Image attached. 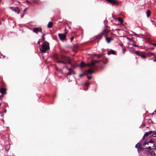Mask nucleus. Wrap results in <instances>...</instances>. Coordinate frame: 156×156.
Returning <instances> with one entry per match:
<instances>
[{
  "instance_id": "cd10ccee",
  "label": "nucleus",
  "mask_w": 156,
  "mask_h": 156,
  "mask_svg": "<svg viewBox=\"0 0 156 156\" xmlns=\"http://www.w3.org/2000/svg\"><path fill=\"white\" fill-rule=\"evenodd\" d=\"M45 36V34H43L42 36V38H43V40L44 41H45V38H44V36Z\"/></svg>"
},
{
  "instance_id": "f8f14e48",
  "label": "nucleus",
  "mask_w": 156,
  "mask_h": 156,
  "mask_svg": "<svg viewBox=\"0 0 156 156\" xmlns=\"http://www.w3.org/2000/svg\"><path fill=\"white\" fill-rule=\"evenodd\" d=\"M140 145V144L138 143L136 145L135 147L137 148L138 150H141L142 149V147Z\"/></svg>"
},
{
  "instance_id": "1a4fd4ad",
  "label": "nucleus",
  "mask_w": 156,
  "mask_h": 156,
  "mask_svg": "<svg viewBox=\"0 0 156 156\" xmlns=\"http://www.w3.org/2000/svg\"><path fill=\"white\" fill-rule=\"evenodd\" d=\"M66 68L69 70V72L67 73V75H70L72 74H74V72L72 70L71 68H68L66 66Z\"/></svg>"
},
{
  "instance_id": "393cba45",
  "label": "nucleus",
  "mask_w": 156,
  "mask_h": 156,
  "mask_svg": "<svg viewBox=\"0 0 156 156\" xmlns=\"http://www.w3.org/2000/svg\"><path fill=\"white\" fill-rule=\"evenodd\" d=\"M140 52L138 51H136L135 52V53L138 55H140V54L139 53Z\"/></svg>"
},
{
  "instance_id": "4c0bfd02",
  "label": "nucleus",
  "mask_w": 156,
  "mask_h": 156,
  "mask_svg": "<svg viewBox=\"0 0 156 156\" xmlns=\"http://www.w3.org/2000/svg\"><path fill=\"white\" fill-rule=\"evenodd\" d=\"M120 46H121V47H122V48H123V45L122 44H121V45H120Z\"/></svg>"
},
{
  "instance_id": "49530a36",
  "label": "nucleus",
  "mask_w": 156,
  "mask_h": 156,
  "mask_svg": "<svg viewBox=\"0 0 156 156\" xmlns=\"http://www.w3.org/2000/svg\"><path fill=\"white\" fill-rule=\"evenodd\" d=\"M1 104H0V106H1Z\"/></svg>"
},
{
  "instance_id": "f03ea898",
  "label": "nucleus",
  "mask_w": 156,
  "mask_h": 156,
  "mask_svg": "<svg viewBox=\"0 0 156 156\" xmlns=\"http://www.w3.org/2000/svg\"><path fill=\"white\" fill-rule=\"evenodd\" d=\"M49 44L47 42H44L39 48L40 51L42 53H45L49 49Z\"/></svg>"
},
{
  "instance_id": "c9c22d12",
  "label": "nucleus",
  "mask_w": 156,
  "mask_h": 156,
  "mask_svg": "<svg viewBox=\"0 0 156 156\" xmlns=\"http://www.w3.org/2000/svg\"><path fill=\"white\" fill-rule=\"evenodd\" d=\"M83 75H84V74H82L80 75V77H82V76Z\"/></svg>"
},
{
  "instance_id": "9d476101",
  "label": "nucleus",
  "mask_w": 156,
  "mask_h": 156,
  "mask_svg": "<svg viewBox=\"0 0 156 156\" xmlns=\"http://www.w3.org/2000/svg\"><path fill=\"white\" fill-rule=\"evenodd\" d=\"M91 66V69L88 70L87 71V72L88 74H91L94 72V71H93L92 69H94L95 68V67L93 68L91 66Z\"/></svg>"
},
{
  "instance_id": "7c9ffc66",
  "label": "nucleus",
  "mask_w": 156,
  "mask_h": 156,
  "mask_svg": "<svg viewBox=\"0 0 156 156\" xmlns=\"http://www.w3.org/2000/svg\"><path fill=\"white\" fill-rule=\"evenodd\" d=\"M150 44L156 47V43L155 44V43H151Z\"/></svg>"
},
{
  "instance_id": "ddd939ff",
  "label": "nucleus",
  "mask_w": 156,
  "mask_h": 156,
  "mask_svg": "<svg viewBox=\"0 0 156 156\" xmlns=\"http://www.w3.org/2000/svg\"><path fill=\"white\" fill-rule=\"evenodd\" d=\"M115 55V52L114 51L111 49L110 51H108V54L109 55L110 54Z\"/></svg>"
},
{
  "instance_id": "2f4dec72",
  "label": "nucleus",
  "mask_w": 156,
  "mask_h": 156,
  "mask_svg": "<svg viewBox=\"0 0 156 156\" xmlns=\"http://www.w3.org/2000/svg\"><path fill=\"white\" fill-rule=\"evenodd\" d=\"M132 45L134 47H138V45L135 44H133Z\"/></svg>"
},
{
  "instance_id": "ea45409f",
  "label": "nucleus",
  "mask_w": 156,
  "mask_h": 156,
  "mask_svg": "<svg viewBox=\"0 0 156 156\" xmlns=\"http://www.w3.org/2000/svg\"><path fill=\"white\" fill-rule=\"evenodd\" d=\"M149 149H151V147H150V146H149L148 147V148Z\"/></svg>"
},
{
  "instance_id": "473e14b6",
  "label": "nucleus",
  "mask_w": 156,
  "mask_h": 156,
  "mask_svg": "<svg viewBox=\"0 0 156 156\" xmlns=\"http://www.w3.org/2000/svg\"><path fill=\"white\" fill-rule=\"evenodd\" d=\"M87 78L89 80H90L91 79V77L90 76H87Z\"/></svg>"
},
{
  "instance_id": "b1692460",
  "label": "nucleus",
  "mask_w": 156,
  "mask_h": 156,
  "mask_svg": "<svg viewBox=\"0 0 156 156\" xmlns=\"http://www.w3.org/2000/svg\"><path fill=\"white\" fill-rule=\"evenodd\" d=\"M139 56L141 57L142 58H145L146 57V56L143 55H140Z\"/></svg>"
},
{
  "instance_id": "f3484780",
  "label": "nucleus",
  "mask_w": 156,
  "mask_h": 156,
  "mask_svg": "<svg viewBox=\"0 0 156 156\" xmlns=\"http://www.w3.org/2000/svg\"><path fill=\"white\" fill-rule=\"evenodd\" d=\"M52 25L53 24L52 22H50L48 24V27L49 28H51L52 27Z\"/></svg>"
},
{
  "instance_id": "a211bd4d",
  "label": "nucleus",
  "mask_w": 156,
  "mask_h": 156,
  "mask_svg": "<svg viewBox=\"0 0 156 156\" xmlns=\"http://www.w3.org/2000/svg\"><path fill=\"white\" fill-rule=\"evenodd\" d=\"M151 11L149 10H147V17H148L150 16V15L151 14Z\"/></svg>"
},
{
  "instance_id": "5701e85b",
  "label": "nucleus",
  "mask_w": 156,
  "mask_h": 156,
  "mask_svg": "<svg viewBox=\"0 0 156 156\" xmlns=\"http://www.w3.org/2000/svg\"><path fill=\"white\" fill-rule=\"evenodd\" d=\"M148 141L149 142V143H154V140L152 139L148 140Z\"/></svg>"
},
{
  "instance_id": "58836bf2",
  "label": "nucleus",
  "mask_w": 156,
  "mask_h": 156,
  "mask_svg": "<svg viewBox=\"0 0 156 156\" xmlns=\"http://www.w3.org/2000/svg\"><path fill=\"white\" fill-rule=\"evenodd\" d=\"M153 54H154L153 53H151V55H153Z\"/></svg>"
},
{
  "instance_id": "c03bdc74",
  "label": "nucleus",
  "mask_w": 156,
  "mask_h": 156,
  "mask_svg": "<svg viewBox=\"0 0 156 156\" xmlns=\"http://www.w3.org/2000/svg\"><path fill=\"white\" fill-rule=\"evenodd\" d=\"M154 112H155V113H156V110L154 111Z\"/></svg>"
},
{
  "instance_id": "f257e3e1",
  "label": "nucleus",
  "mask_w": 156,
  "mask_h": 156,
  "mask_svg": "<svg viewBox=\"0 0 156 156\" xmlns=\"http://www.w3.org/2000/svg\"><path fill=\"white\" fill-rule=\"evenodd\" d=\"M55 61L57 63L64 64L68 63L69 64H71L70 61V58L69 57H66L63 55H56L55 57Z\"/></svg>"
},
{
  "instance_id": "a18cd8bd",
  "label": "nucleus",
  "mask_w": 156,
  "mask_h": 156,
  "mask_svg": "<svg viewBox=\"0 0 156 156\" xmlns=\"http://www.w3.org/2000/svg\"><path fill=\"white\" fill-rule=\"evenodd\" d=\"M23 16V15H22V16H21V17H22Z\"/></svg>"
},
{
  "instance_id": "37998d69",
  "label": "nucleus",
  "mask_w": 156,
  "mask_h": 156,
  "mask_svg": "<svg viewBox=\"0 0 156 156\" xmlns=\"http://www.w3.org/2000/svg\"><path fill=\"white\" fill-rule=\"evenodd\" d=\"M26 2L27 3H28L29 2L28 1H26Z\"/></svg>"
},
{
  "instance_id": "7ed1b4c3",
  "label": "nucleus",
  "mask_w": 156,
  "mask_h": 156,
  "mask_svg": "<svg viewBox=\"0 0 156 156\" xmlns=\"http://www.w3.org/2000/svg\"><path fill=\"white\" fill-rule=\"evenodd\" d=\"M98 62V61L97 60H94L92 61L90 63H88L87 64H86L84 62H81L80 66L81 67H84L87 66H91L93 68L95 67V64Z\"/></svg>"
},
{
  "instance_id": "0eeeda50",
  "label": "nucleus",
  "mask_w": 156,
  "mask_h": 156,
  "mask_svg": "<svg viewBox=\"0 0 156 156\" xmlns=\"http://www.w3.org/2000/svg\"><path fill=\"white\" fill-rule=\"evenodd\" d=\"M107 1L113 5L118 4V2L115 0H107Z\"/></svg>"
},
{
  "instance_id": "412c9836",
  "label": "nucleus",
  "mask_w": 156,
  "mask_h": 156,
  "mask_svg": "<svg viewBox=\"0 0 156 156\" xmlns=\"http://www.w3.org/2000/svg\"><path fill=\"white\" fill-rule=\"evenodd\" d=\"M153 147L154 150H156V143L154 144Z\"/></svg>"
},
{
  "instance_id": "e433bc0d",
  "label": "nucleus",
  "mask_w": 156,
  "mask_h": 156,
  "mask_svg": "<svg viewBox=\"0 0 156 156\" xmlns=\"http://www.w3.org/2000/svg\"><path fill=\"white\" fill-rule=\"evenodd\" d=\"M40 44V41H39L37 42V44Z\"/></svg>"
},
{
  "instance_id": "39448f33",
  "label": "nucleus",
  "mask_w": 156,
  "mask_h": 156,
  "mask_svg": "<svg viewBox=\"0 0 156 156\" xmlns=\"http://www.w3.org/2000/svg\"><path fill=\"white\" fill-rule=\"evenodd\" d=\"M66 33H65L64 34H58V36L61 40L63 41L66 39Z\"/></svg>"
},
{
  "instance_id": "4468645a",
  "label": "nucleus",
  "mask_w": 156,
  "mask_h": 156,
  "mask_svg": "<svg viewBox=\"0 0 156 156\" xmlns=\"http://www.w3.org/2000/svg\"><path fill=\"white\" fill-rule=\"evenodd\" d=\"M153 131H149L148 132H147L145 134H144L143 138H144V137L145 136H147L148 135H149V134H151V133H152L153 132Z\"/></svg>"
},
{
  "instance_id": "6e6552de",
  "label": "nucleus",
  "mask_w": 156,
  "mask_h": 156,
  "mask_svg": "<svg viewBox=\"0 0 156 156\" xmlns=\"http://www.w3.org/2000/svg\"><path fill=\"white\" fill-rule=\"evenodd\" d=\"M33 31L34 32H35L37 34L38 33V32H40L42 33L41 29L38 28H34Z\"/></svg>"
},
{
  "instance_id": "423d86ee",
  "label": "nucleus",
  "mask_w": 156,
  "mask_h": 156,
  "mask_svg": "<svg viewBox=\"0 0 156 156\" xmlns=\"http://www.w3.org/2000/svg\"><path fill=\"white\" fill-rule=\"evenodd\" d=\"M146 152L148 155L150 154L152 156H154L156 155L154 152L153 151L151 150V149L148 150Z\"/></svg>"
},
{
  "instance_id": "4be33fe9",
  "label": "nucleus",
  "mask_w": 156,
  "mask_h": 156,
  "mask_svg": "<svg viewBox=\"0 0 156 156\" xmlns=\"http://www.w3.org/2000/svg\"><path fill=\"white\" fill-rule=\"evenodd\" d=\"M151 22L153 23V25H154L156 27V22L154 21L151 20Z\"/></svg>"
},
{
  "instance_id": "2eb2a0df",
  "label": "nucleus",
  "mask_w": 156,
  "mask_h": 156,
  "mask_svg": "<svg viewBox=\"0 0 156 156\" xmlns=\"http://www.w3.org/2000/svg\"><path fill=\"white\" fill-rule=\"evenodd\" d=\"M105 37L106 40L107 41V42L108 43H109L113 39L112 38H110L109 37Z\"/></svg>"
},
{
  "instance_id": "f704fd0d",
  "label": "nucleus",
  "mask_w": 156,
  "mask_h": 156,
  "mask_svg": "<svg viewBox=\"0 0 156 156\" xmlns=\"http://www.w3.org/2000/svg\"><path fill=\"white\" fill-rule=\"evenodd\" d=\"M6 111L5 110V111H4V112H0V113H1V114H2V113H3V112H6Z\"/></svg>"
},
{
  "instance_id": "6ab92c4d",
  "label": "nucleus",
  "mask_w": 156,
  "mask_h": 156,
  "mask_svg": "<svg viewBox=\"0 0 156 156\" xmlns=\"http://www.w3.org/2000/svg\"><path fill=\"white\" fill-rule=\"evenodd\" d=\"M117 19L121 23H122L123 22L122 19L121 17H118Z\"/></svg>"
},
{
  "instance_id": "72a5a7b5",
  "label": "nucleus",
  "mask_w": 156,
  "mask_h": 156,
  "mask_svg": "<svg viewBox=\"0 0 156 156\" xmlns=\"http://www.w3.org/2000/svg\"><path fill=\"white\" fill-rule=\"evenodd\" d=\"M73 39H74L73 37H71L70 38L71 41H73Z\"/></svg>"
},
{
  "instance_id": "de8ad7c7",
  "label": "nucleus",
  "mask_w": 156,
  "mask_h": 156,
  "mask_svg": "<svg viewBox=\"0 0 156 156\" xmlns=\"http://www.w3.org/2000/svg\"><path fill=\"white\" fill-rule=\"evenodd\" d=\"M147 148H146L145 149H147Z\"/></svg>"
},
{
  "instance_id": "c756f323",
  "label": "nucleus",
  "mask_w": 156,
  "mask_h": 156,
  "mask_svg": "<svg viewBox=\"0 0 156 156\" xmlns=\"http://www.w3.org/2000/svg\"><path fill=\"white\" fill-rule=\"evenodd\" d=\"M125 51H126V50L125 49H124V48L122 49V52L124 54H125Z\"/></svg>"
},
{
  "instance_id": "a878e982",
  "label": "nucleus",
  "mask_w": 156,
  "mask_h": 156,
  "mask_svg": "<svg viewBox=\"0 0 156 156\" xmlns=\"http://www.w3.org/2000/svg\"><path fill=\"white\" fill-rule=\"evenodd\" d=\"M9 8L12 11H14V9H15V7H10Z\"/></svg>"
},
{
  "instance_id": "20e7f679",
  "label": "nucleus",
  "mask_w": 156,
  "mask_h": 156,
  "mask_svg": "<svg viewBox=\"0 0 156 156\" xmlns=\"http://www.w3.org/2000/svg\"><path fill=\"white\" fill-rule=\"evenodd\" d=\"M106 29H105L102 32L99 34L97 37V38L98 39H101L103 35H104L105 37H106L107 35L109 32V31L107 29V27H106Z\"/></svg>"
},
{
  "instance_id": "79ce46f5",
  "label": "nucleus",
  "mask_w": 156,
  "mask_h": 156,
  "mask_svg": "<svg viewBox=\"0 0 156 156\" xmlns=\"http://www.w3.org/2000/svg\"><path fill=\"white\" fill-rule=\"evenodd\" d=\"M153 61L154 62H156V59H155L153 60Z\"/></svg>"
},
{
  "instance_id": "a19ab883",
  "label": "nucleus",
  "mask_w": 156,
  "mask_h": 156,
  "mask_svg": "<svg viewBox=\"0 0 156 156\" xmlns=\"http://www.w3.org/2000/svg\"><path fill=\"white\" fill-rule=\"evenodd\" d=\"M130 49H132L133 50L134 49V48H130Z\"/></svg>"
},
{
  "instance_id": "dca6fc26",
  "label": "nucleus",
  "mask_w": 156,
  "mask_h": 156,
  "mask_svg": "<svg viewBox=\"0 0 156 156\" xmlns=\"http://www.w3.org/2000/svg\"><path fill=\"white\" fill-rule=\"evenodd\" d=\"M16 13L19 14L20 12V10L17 7H15V9L14 11Z\"/></svg>"
},
{
  "instance_id": "9b49d317",
  "label": "nucleus",
  "mask_w": 156,
  "mask_h": 156,
  "mask_svg": "<svg viewBox=\"0 0 156 156\" xmlns=\"http://www.w3.org/2000/svg\"><path fill=\"white\" fill-rule=\"evenodd\" d=\"M6 89L4 88H2L0 90V93L4 95L6 94Z\"/></svg>"
},
{
  "instance_id": "c85d7f7f",
  "label": "nucleus",
  "mask_w": 156,
  "mask_h": 156,
  "mask_svg": "<svg viewBox=\"0 0 156 156\" xmlns=\"http://www.w3.org/2000/svg\"><path fill=\"white\" fill-rule=\"evenodd\" d=\"M89 85V83H85V85L86 86H88Z\"/></svg>"
},
{
  "instance_id": "bb28decb",
  "label": "nucleus",
  "mask_w": 156,
  "mask_h": 156,
  "mask_svg": "<svg viewBox=\"0 0 156 156\" xmlns=\"http://www.w3.org/2000/svg\"><path fill=\"white\" fill-rule=\"evenodd\" d=\"M152 136L154 137H156V132L154 133L153 135Z\"/></svg>"
},
{
  "instance_id": "aec40b11",
  "label": "nucleus",
  "mask_w": 156,
  "mask_h": 156,
  "mask_svg": "<svg viewBox=\"0 0 156 156\" xmlns=\"http://www.w3.org/2000/svg\"><path fill=\"white\" fill-rule=\"evenodd\" d=\"M148 143H149L148 140H147L145 141L143 145L145 146L146 144H148Z\"/></svg>"
}]
</instances>
